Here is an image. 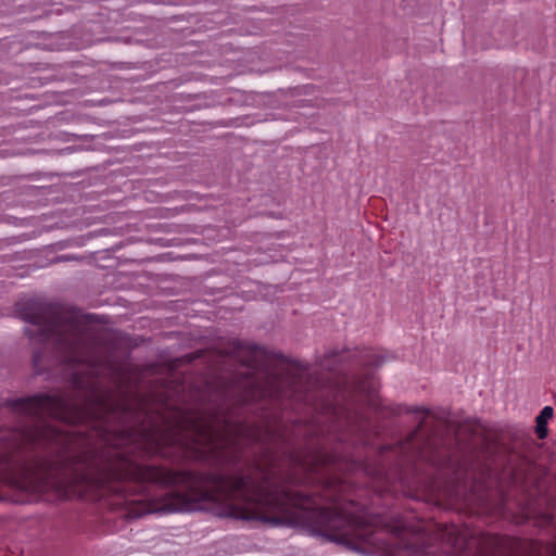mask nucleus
<instances>
[{"label": "nucleus", "mask_w": 556, "mask_h": 556, "mask_svg": "<svg viewBox=\"0 0 556 556\" xmlns=\"http://www.w3.org/2000/svg\"><path fill=\"white\" fill-rule=\"evenodd\" d=\"M20 317L37 327L26 328L30 340L50 349L51 366L74 369L72 382L89 395L79 403L67 394H36L11 402L13 409L36 419L25 443L42 451V466L60 490L105 488L130 480L169 489L138 500L129 515L208 510L223 518L260 521L271 526L302 527L331 542L364 554L362 544L379 547L375 525L365 517L323 506L311 495L292 489L317 473L328 457L317 447L298 451L281 425L268 428L273 446L264 458H251L239 442L241 429L225 415L205 418L175 410L164 428L143 429L128 451L97 448L81 432L60 429L47 417L66 424L98 418L105 407L97 393V378L106 369L78 312L59 304L29 300L17 304ZM46 351H35L33 364L40 375L50 365Z\"/></svg>", "instance_id": "nucleus-1"}, {"label": "nucleus", "mask_w": 556, "mask_h": 556, "mask_svg": "<svg viewBox=\"0 0 556 556\" xmlns=\"http://www.w3.org/2000/svg\"><path fill=\"white\" fill-rule=\"evenodd\" d=\"M426 420L422 418L417 428L410 432L407 443L425 460L440 468L452 469L455 473L479 471L490 473L494 460L489 452L481 451L478 445L463 444L458 438L445 439L434 431H424Z\"/></svg>", "instance_id": "nucleus-2"}, {"label": "nucleus", "mask_w": 556, "mask_h": 556, "mask_svg": "<svg viewBox=\"0 0 556 556\" xmlns=\"http://www.w3.org/2000/svg\"><path fill=\"white\" fill-rule=\"evenodd\" d=\"M312 384L307 366L299 363L286 376L268 377L264 384L254 376L247 377L235 402L238 405L256 403L262 409L268 404L289 408L292 402L314 401Z\"/></svg>", "instance_id": "nucleus-3"}, {"label": "nucleus", "mask_w": 556, "mask_h": 556, "mask_svg": "<svg viewBox=\"0 0 556 556\" xmlns=\"http://www.w3.org/2000/svg\"><path fill=\"white\" fill-rule=\"evenodd\" d=\"M230 354L248 369H256L261 365L263 353L258 345L235 341L230 346Z\"/></svg>", "instance_id": "nucleus-4"}, {"label": "nucleus", "mask_w": 556, "mask_h": 556, "mask_svg": "<svg viewBox=\"0 0 556 556\" xmlns=\"http://www.w3.org/2000/svg\"><path fill=\"white\" fill-rule=\"evenodd\" d=\"M355 390L367 397L368 405L374 408H380V403L376 397L377 386L372 377H365L355 382Z\"/></svg>", "instance_id": "nucleus-5"}, {"label": "nucleus", "mask_w": 556, "mask_h": 556, "mask_svg": "<svg viewBox=\"0 0 556 556\" xmlns=\"http://www.w3.org/2000/svg\"><path fill=\"white\" fill-rule=\"evenodd\" d=\"M553 408L551 406H545L540 415L535 418V432L540 439H544L547 435V419L552 418Z\"/></svg>", "instance_id": "nucleus-6"}, {"label": "nucleus", "mask_w": 556, "mask_h": 556, "mask_svg": "<svg viewBox=\"0 0 556 556\" xmlns=\"http://www.w3.org/2000/svg\"><path fill=\"white\" fill-rule=\"evenodd\" d=\"M403 410L405 413H424L426 415L430 414L429 409L424 408V407H405V408L396 407V408L392 409V413L401 414Z\"/></svg>", "instance_id": "nucleus-7"}, {"label": "nucleus", "mask_w": 556, "mask_h": 556, "mask_svg": "<svg viewBox=\"0 0 556 556\" xmlns=\"http://www.w3.org/2000/svg\"><path fill=\"white\" fill-rule=\"evenodd\" d=\"M346 424L351 432H361L364 430V420L358 421L356 418L351 420V417H349Z\"/></svg>", "instance_id": "nucleus-8"}, {"label": "nucleus", "mask_w": 556, "mask_h": 556, "mask_svg": "<svg viewBox=\"0 0 556 556\" xmlns=\"http://www.w3.org/2000/svg\"><path fill=\"white\" fill-rule=\"evenodd\" d=\"M511 475H513L514 480L518 481L521 478L527 476V471L523 470L522 468H513L511 469Z\"/></svg>", "instance_id": "nucleus-9"}, {"label": "nucleus", "mask_w": 556, "mask_h": 556, "mask_svg": "<svg viewBox=\"0 0 556 556\" xmlns=\"http://www.w3.org/2000/svg\"><path fill=\"white\" fill-rule=\"evenodd\" d=\"M307 429L306 427L302 426V425H294L293 426V429H292V433L294 437H298L299 434H302V433H306Z\"/></svg>", "instance_id": "nucleus-10"}, {"label": "nucleus", "mask_w": 556, "mask_h": 556, "mask_svg": "<svg viewBox=\"0 0 556 556\" xmlns=\"http://www.w3.org/2000/svg\"><path fill=\"white\" fill-rule=\"evenodd\" d=\"M525 464H526V466H527L528 468H530L531 464H530V462H529V460H525Z\"/></svg>", "instance_id": "nucleus-11"}, {"label": "nucleus", "mask_w": 556, "mask_h": 556, "mask_svg": "<svg viewBox=\"0 0 556 556\" xmlns=\"http://www.w3.org/2000/svg\"><path fill=\"white\" fill-rule=\"evenodd\" d=\"M553 556H556V547H555V549H554Z\"/></svg>", "instance_id": "nucleus-12"}]
</instances>
